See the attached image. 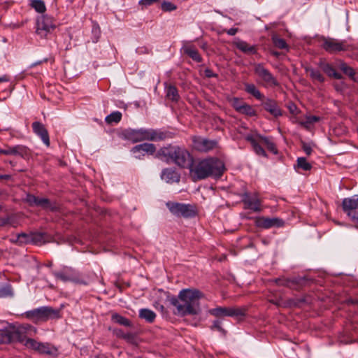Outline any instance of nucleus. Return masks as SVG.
Returning a JSON list of instances; mask_svg holds the SVG:
<instances>
[{
    "mask_svg": "<svg viewBox=\"0 0 358 358\" xmlns=\"http://www.w3.org/2000/svg\"><path fill=\"white\" fill-rule=\"evenodd\" d=\"M203 294L196 289H183L178 297L171 299V304L176 308L174 313L185 316L187 315H197L200 313L199 300Z\"/></svg>",
    "mask_w": 358,
    "mask_h": 358,
    "instance_id": "nucleus-1",
    "label": "nucleus"
},
{
    "mask_svg": "<svg viewBox=\"0 0 358 358\" xmlns=\"http://www.w3.org/2000/svg\"><path fill=\"white\" fill-rule=\"evenodd\" d=\"M156 157L167 163L173 162L181 168L190 169L193 158L189 151L184 147L169 145L159 149Z\"/></svg>",
    "mask_w": 358,
    "mask_h": 358,
    "instance_id": "nucleus-2",
    "label": "nucleus"
},
{
    "mask_svg": "<svg viewBox=\"0 0 358 358\" xmlns=\"http://www.w3.org/2000/svg\"><path fill=\"white\" fill-rule=\"evenodd\" d=\"M224 163L216 158H208L200 161L191 172L198 180L208 177L220 178L224 171Z\"/></svg>",
    "mask_w": 358,
    "mask_h": 358,
    "instance_id": "nucleus-3",
    "label": "nucleus"
},
{
    "mask_svg": "<svg viewBox=\"0 0 358 358\" xmlns=\"http://www.w3.org/2000/svg\"><path fill=\"white\" fill-rule=\"evenodd\" d=\"M123 136L126 140L132 143H137L143 141H162L166 138L167 134L160 130L141 128L139 129H127L124 131Z\"/></svg>",
    "mask_w": 358,
    "mask_h": 358,
    "instance_id": "nucleus-4",
    "label": "nucleus"
},
{
    "mask_svg": "<svg viewBox=\"0 0 358 358\" xmlns=\"http://www.w3.org/2000/svg\"><path fill=\"white\" fill-rule=\"evenodd\" d=\"M26 318L34 323L45 322L48 320L57 319L60 317L59 310L50 306H42L24 313Z\"/></svg>",
    "mask_w": 358,
    "mask_h": 358,
    "instance_id": "nucleus-5",
    "label": "nucleus"
},
{
    "mask_svg": "<svg viewBox=\"0 0 358 358\" xmlns=\"http://www.w3.org/2000/svg\"><path fill=\"white\" fill-rule=\"evenodd\" d=\"M52 274L57 280L63 282L85 284L80 272L71 266H64L61 270L53 271Z\"/></svg>",
    "mask_w": 358,
    "mask_h": 358,
    "instance_id": "nucleus-6",
    "label": "nucleus"
},
{
    "mask_svg": "<svg viewBox=\"0 0 358 358\" xmlns=\"http://www.w3.org/2000/svg\"><path fill=\"white\" fill-rule=\"evenodd\" d=\"M11 336L13 341H18L23 345L29 339V336H33L37 333V329L30 324H22L18 327H10Z\"/></svg>",
    "mask_w": 358,
    "mask_h": 358,
    "instance_id": "nucleus-7",
    "label": "nucleus"
},
{
    "mask_svg": "<svg viewBox=\"0 0 358 358\" xmlns=\"http://www.w3.org/2000/svg\"><path fill=\"white\" fill-rule=\"evenodd\" d=\"M166 206L171 213L178 217H192L196 215L194 208L189 204L169 202Z\"/></svg>",
    "mask_w": 358,
    "mask_h": 358,
    "instance_id": "nucleus-8",
    "label": "nucleus"
},
{
    "mask_svg": "<svg viewBox=\"0 0 358 358\" xmlns=\"http://www.w3.org/2000/svg\"><path fill=\"white\" fill-rule=\"evenodd\" d=\"M55 27L52 19L48 15H42L37 18L36 33L41 38H45Z\"/></svg>",
    "mask_w": 358,
    "mask_h": 358,
    "instance_id": "nucleus-9",
    "label": "nucleus"
},
{
    "mask_svg": "<svg viewBox=\"0 0 358 358\" xmlns=\"http://www.w3.org/2000/svg\"><path fill=\"white\" fill-rule=\"evenodd\" d=\"M323 48L331 53L340 51L351 50L354 48L353 45L348 43L345 41H339L336 39H326L323 43Z\"/></svg>",
    "mask_w": 358,
    "mask_h": 358,
    "instance_id": "nucleus-10",
    "label": "nucleus"
},
{
    "mask_svg": "<svg viewBox=\"0 0 358 358\" xmlns=\"http://www.w3.org/2000/svg\"><path fill=\"white\" fill-rule=\"evenodd\" d=\"M208 313L217 317H239L244 315V310L241 308L234 307H222L219 306L210 309Z\"/></svg>",
    "mask_w": 358,
    "mask_h": 358,
    "instance_id": "nucleus-11",
    "label": "nucleus"
},
{
    "mask_svg": "<svg viewBox=\"0 0 358 358\" xmlns=\"http://www.w3.org/2000/svg\"><path fill=\"white\" fill-rule=\"evenodd\" d=\"M342 208L349 219L356 216L358 214V195L343 199Z\"/></svg>",
    "mask_w": 358,
    "mask_h": 358,
    "instance_id": "nucleus-12",
    "label": "nucleus"
},
{
    "mask_svg": "<svg viewBox=\"0 0 358 358\" xmlns=\"http://www.w3.org/2000/svg\"><path fill=\"white\" fill-rule=\"evenodd\" d=\"M217 145L215 140H209L206 138L195 136L193 138V146L195 150L199 152H208Z\"/></svg>",
    "mask_w": 358,
    "mask_h": 358,
    "instance_id": "nucleus-13",
    "label": "nucleus"
},
{
    "mask_svg": "<svg viewBox=\"0 0 358 358\" xmlns=\"http://www.w3.org/2000/svg\"><path fill=\"white\" fill-rule=\"evenodd\" d=\"M282 224V220L276 217H257L255 219L256 226L263 229L280 227Z\"/></svg>",
    "mask_w": 358,
    "mask_h": 358,
    "instance_id": "nucleus-14",
    "label": "nucleus"
},
{
    "mask_svg": "<svg viewBox=\"0 0 358 358\" xmlns=\"http://www.w3.org/2000/svg\"><path fill=\"white\" fill-rule=\"evenodd\" d=\"M25 199H26V201L30 206H38L43 209H47V210H54L55 208L52 206V204L50 202V201L45 198H39V197H36L32 194H27Z\"/></svg>",
    "mask_w": 358,
    "mask_h": 358,
    "instance_id": "nucleus-15",
    "label": "nucleus"
},
{
    "mask_svg": "<svg viewBox=\"0 0 358 358\" xmlns=\"http://www.w3.org/2000/svg\"><path fill=\"white\" fill-rule=\"evenodd\" d=\"M156 151V148L152 143H141L134 146L131 152L135 155L136 158L140 159L141 156L145 155V154L153 155Z\"/></svg>",
    "mask_w": 358,
    "mask_h": 358,
    "instance_id": "nucleus-16",
    "label": "nucleus"
},
{
    "mask_svg": "<svg viewBox=\"0 0 358 358\" xmlns=\"http://www.w3.org/2000/svg\"><path fill=\"white\" fill-rule=\"evenodd\" d=\"M255 71L265 82L267 86L271 87L277 85V82L271 73L262 64H257Z\"/></svg>",
    "mask_w": 358,
    "mask_h": 358,
    "instance_id": "nucleus-17",
    "label": "nucleus"
},
{
    "mask_svg": "<svg viewBox=\"0 0 358 358\" xmlns=\"http://www.w3.org/2000/svg\"><path fill=\"white\" fill-rule=\"evenodd\" d=\"M242 201L245 205V208L252 210L254 212L261 210V203L257 195L250 196L245 193L243 195Z\"/></svg>",
    "mask_w": 358,
    "mask_h": 358,
    "instance_id": "nucleus-18",
    "label": "nucleus"
},
{
    "mask_svg": "<svg viewBox=\"0 0 358 358\" xmlns=\"http://www.w3.org/2000/svg\"><path fill=\"white\" fill-rule=\"evenodd\" d=\"M34 132L38 136L46 146L50 145V138L45 126L39 122H34L32 124Z\"/></svg>",
    "mask_w": 358,
    "mask_h": 358,
    "instance_id": "nucleus-19",
    "label": "nucleus"
},
{
    "mask_svg": "<svg viewBox=\"0 0 358 358\" xmlns=\"http://www.w3.org/2000/svg\"><path fill=\"white\" fill-rule=\"evenodd\" d=\"M259 135H258V134L247 135L245 137V139L248 141L250 142V143L252 144V145L253 147L254 150L255 151V152L257 155L265 156L266 153H265L264 150L260 145V144H262V143H261L260 138H259Z\"/></svg>",
    "mask_w": 358,
    "mask_h": 358,
    "instance_id": "nucleus-20",
    "label": "nucleus"
},
{
    "mask_svg": "<svg viewBox=\"0 0 358 358\" xmlns=\"http://www.w3.org/2000/svg\"><path fill=\"white\" fill-rule=\"evenodd\" d=\"M162 179L168 183L178 182L180 175L173 169H165L162 173Z\"/></svg>",
    "mask_w": 358,
    "mask_h": 358,
    "instance_id": "nucleus-21",
    "label": "nucleus"
},
{
    "mask_svg": "<svg viewBox=\"0 0 358 358\" xmlns=\"http://www.w3.org/2000/svg\"><path fill=\"white\" fill-rule=\"evenodd\" d=\"M234 45L241 52L245 54H255L257 50L255 46L250 45L247 42L239 38H235Z\"/></svg>",
    "mask_w": 358,
    "mask_h": 358,
    "instance_id": "nucleus-22",
    "label": "nucleus"
},
{
    "mask_svg": "<svg viewBox=\"0 0 358 358\" xmlns=\"http://www.w3.org/2000/svg\"><path fill=\"white\" fill-rule=\"evenodd\" d=\"M312 164L305 157H298L294 169L296 172L301 173V171H309L312 169Z\"/></svg>",
    "mask_w": 358,
    "mask_h": 358,
    "instance_id": "nucleus-23",
    "label": "nucleus"
},
{
    "mask_svg": "<svg viewBox=\"0 0 358 358\" xmlns=\"http://www.w3.org/2000/svg\"><path fill=\"white\" fill-rule=\"evenodd\" d=\"M38 353L56 357L58 355V350L57 348L48 343H41Z\"/></svg>",
    "mask_w": 358,
    "mask_h": 358,
    "instance_id": "nucleus-24",
    "label": "nucleus"
},
{
    "mask_svg": "<svg viewBox=\"0 0 358 358\" xmlns=\"http://www.w3.org/2000/svg\"><path fill=\"white\" fill-rule=\"evenodd\" d=\"M320 67L329 77H332L338 80L342 78L341 74L338 73L331 64L328 63H321Z\"/></svg>",
    "mask_w": 358,
    "mask_h": 358,
    "instance_id": "nucleus-25",
    "label": "nucleus"
},
{
    "mask_svg": "<svg viewBox=\"0 0 358 358\" xmlns=\"http://www.w3.org/2000/svg\"><path fill=\"white\" fill-rule=\"evenodd\" d=\"M184 52L190 58L196 62H201L202 60L198 50L192 45H184L182 47Z\"/></svg>",
    "mask_w": 358,
    "mask_h": 358,
    "instance_id": "nucleus-26",
    "label": "nucleus"
},
{
    "mask_svg": "<svg viewBox=\"0 0 358 358\" xmlns=\"http://www.w3.org/2000/svg\"><path fill=\"white\" fill-rule=\"evenodd\" d=\"M139 317L147 322L152 323L156 318V314L154 311L148 308H141L139 310Z\"/></svg>",
    "mask_w": 358,
    "mask_h": 358,
    "instance_id": "nucleus-27",
    "label": "nucleus"
},
{
    "mask_svg": "<svg viewBox=\"0 0 358 358\" xmlns=\"http://www.w3.org/2000/svg\"><path fill=\"white\" fill-rule=\"evenodd\" d=\"M13 243H15L20 245L30 243L31 234L22 233L14 236L11 239Z\"/></svg>",
    "mask_w": 358,
    "mask_h": 358,
    "instance_id": "nucleus-28",
    "label": "nucleus"
},
{
    "mask_svg": "<svg viewBox=\"0 0 358 358\" xmlns=\"http://www.w3.org/2000/svg\"><path fill=\"white\" fill-rule=\"evenodd\" d=\"M14 292L9 283L0 284V298L13 297Z\"/></svg>",
    "mask_w": 358,
    "mask_h": 358,
    "instance_id": "nucleus-29",
    "label": "nucleus"
},
{
    "mask_svg": "<svg viewBox=\"0 0 358 358\" xmlns=\"http://www.w3.org/2000/svg\"><path fill=\"white\" fill-rule=\"evenodd\" d=\"M264 108L275 117L281 115L280 110L276 103L272 101H268L264 103Z\"/></svg>",
    "mask_w": 358,
    "mask_h": 358,
    "instance_id": "nucleus-30",
    "label": "nucleus"
},
{
    "mask_svg": "<svg viewBox=\"0 0 358 358\" xmlns=\"http://www.w3.org/2000/svg\"><path fill=\"white\" fill-rule=\"evenodd\" d=\"M259 138H260L261 143L265 145L268 150H270L274 154H277V148L275 147V143L273 142L271 138L262 136L260 135Z\"/></svg>",
    "mask_w": 358,
    "mask_h": 358,
    "instance_id": "nucleus-31",
    "label": "nucleus"
},
{
    "mask_svg": "<svg viewBox=\"0 0 358 358\" xmlns=\"http://www.w3.org/2000/svg\"><path fill=\"white\" fill-rule=\"evenodd\" d=\"M11 328L9 327L3 330H0V344L8 343L13 341L11 336Z\"/></svg>",
    "mask_w": 358,
    "mask_h": 358,
    "instance_id": "nucleus-32",
    "label": "nucleus"
},
{
    "mask_svg": "<svg viewBox=\"0 0 358 358\" xmlns=\"http://www.w3.org/2000/svg\"><path fill=\"white\" fill-rule=\"evenodd\" d=\"M111 319L114 322L117 323L120 325H122L124 327H131V322L129 319H127L117 313L113 314Z\"/></svg>",
    "mask_w": 358,
    "mask_h": 358,
    "instance_id": "nucleus-33",
    "label": "nucleus"
},
{
    "mask_svg": "<svg viewBox=\"0 0 358 358\" xmlns=\"http://www.w3.org/2000/svg\"><path fill=\"white\" fill-rule=\"evenodd\" d=\"M245 87V91L254 96L256 99L261 100L263 98V96L254 84L246 83Z\"/></svg>",
    "mask_w": 358,
    "mask_h": 358,
    "instance_id": "nucleus-34",
    "label": "nucleus"
},
{
    "mask_svg": "<svg viewBox=\"0 0 358 358\" xmlns=\"http://www.w3.org/2000/svg\"><path fill=\"white\" fill-rule=\"evenodd\" d=\"M320 117L315 115L307 116L304 121L300 122V124L307 129H310L313 124L320 121Z\"/></svg>",
    "mask_w": 358,
    "mask_h": 358,
    "instance_id": "nucleus-35",
    "label": "nucleus"
},
{
    "mask_svg": "<svg viewBox=\"0 0 358 358\" xmlns=\"http://www.w3.org/2000/svg\"><path fill=\"white\" fill-rule=\"evenodd\" d=\"M30 5L37 13H44L46 10L45 3L42 0H31Z\"/></svg>",
    "mask_w": 358,
    "mask_h": 358,
    "instance_id": "nucleus-36",
    "label": "nucleus"
},
{
    "mask_svg": "<svg viewBox=\"0 0 358 358\" xmlns=\"http://www.w3.org/2000/svg\"><path fill=\"white\" fill-rule=\"evenodd\" d=\"M338 67L345 74L348 76L350 78L354 79L355 72L354 69L348 66L345 62L341 61L338 64Z\"/></svg>",
    "mask_w": 358,
    "mask_h": 358,
    "instance_id": "nucleus-37",
    "label": "nucleus"
},
{
    "mask_svg": "<svg viewBox=\"0 0 358 358\" xmlns=\"http://www.w3.org/2000/svg\"><path fill=\"white\" fill-rule=\"evenodd\" d=\"M122 119V113L119 111H115L107 115L105 121L108 124L118 123Z\"/></svg>",
    "mask_w": 358,
    "mask_h": 358,
    "instance_id": "nucleus-38",
    "label": "nucleus"
},
{
    "mask_svg": "<svg viewBox=\"0 0 358 358\" xmlns=\"http://www.w3.org/2000/svg\"><path fill=\"white\" fill-rule=\"evenodd\" d=\"M166 96L174 101H176L179 99V94L178 93V90L176 87L173 85H169L166 89Z\"/></svg>",
    "mask_w": 358,
    "mask_h": 358,
    "instance_id": "nucleus-39",
    "label": "nucleus"
},
{
    "mask_svg": "<svg viewBox=\"0 0 358 358\" xmlns=\"http://www.w3.org/2000/svg\"><path fill=\"white\" fill-rule=\"evenodd\" d=\"M308 71L309 72L310 77L314 80H317L320 83H323L324 81V78L319 70L315 69H310L308 70Z\"/></svg>",
    "mask_w": 358,
    "mask_h": 358,
    "instance_id": "nucleus-40",
    "label": "nucleus"
},
{
    "mask_svg": "<svg viewBox=\"0 0 358 358\" xmlns=\"http://www.w3.org/2000/svg\"><path fill=\"white\" fill-rule=\"evenodd\" d=\"M41 343V342H38L36 340L29 338L24 345L29 349H31L38 352Z\"/></svg>",
    "mask_w": 358,
    "mask_h": 358,
    "instance_id": "nucleus-41",
    "label": "nucleus"
},
{
    "mask_svg": "<svg viewBox=\"0 0 358 358\" xmlns=\"http://www.w3.org/2000/svg\"><path fill=\"white\" fill-rule=\"evenodd\" d=\"M30 243L41 245L45 242L43 234L34 233L31 234Z\"/></svg>",
    "mask_w": 358,
    "mask_h": 358,
    "instance_id": "nucleus-42",
    "label": "nucleus"
},
{
    "mask_svg": "<svg viewBox=\"0 0 358 358\" xmlns=\"http://www.w3.org/2000/svg\"><path fill=\"white\" fill-rule=\"evenodd\" d=\"M27 154V148L23 145H15L12 147V155H18L23 157Z\"/></svg>",
    "mask_w": 358,
    "mask_h": 358,
    "instance_id": "nucleus-43",
    "label": "nucleus"
},
{
    "mask_svg": "<svg viewBox=\"0 0 358 358\" xmlns=\"http://www.w3.org/2000/svg\"><path fill=\"white\" fill-rule=\"evenodd\" d=\"M238 113L245 114L249 116H254L255 115V110L250 105L245 103H244Z\"/></svg>",
    "mask_w": 358,
    "mask_h": 358,
    "instance_id": "nucleus-44",
    "label": "nucleus"
},
{
    "mask_svg": "<svg viewBox=\"0 0 358 358\" xmlns=\"http://www.w3.org/2000/svg\"><path fill=\"white\" fill-rule=\"evenodd\" d=\"M273 42L275 47L284 49L287 48V45L285 42V41L282 38H278L277 36L273 37Z\"/></svg>",
    "mask_w": 358,
    "mask_h": 358,
    "instance_id": "nucleus-45",
    "label": "nucleus"
},
{
    "mask_svg": "<svg viewBox=\"0 0 358 358\" xmlns=\"http://www.w3.org/2000/svg\"><path fill=\"white\" fill-rule=\"evenodd\" d=\"M244 101L239 99L238 98H233L231 99V104L235 108L236 111H239L241 109V107L244 104Z\"/></svg>",
    "mask_w": 358,
    "mask_h": 358,
    "instance_id": "nucleus-46",
    "label": "nucleus"
},
{
    "mask_svg": "<svg viewBox=\"0 0 358 358\" xmlns=\"http://www.w3.org/2000/svg\"><path fill=\"white\" fill-rule=\"evenodd\" d=\"M161 8L164 11H173L176 9V6L169 1H163Z\"/></svg>",
    "mask_w": 358,
    "mask_h": 358,
    "instance_id": "nucleus-47",
    "label": "nucleus"
},
{
    "mask_svg": "<svg viewBox=\"0 0 358 358\" xmlns=\"http://www.w3.org/2000/svg\"><path fill=\"white\" fill-rule=\"evenodd\" d=\"M159 0H140L138 1V6L141 7V9H144L157 2Z\"/></svg>",
    "mask_w": 358,
    "mask_h": 358,
    "instance_id": "nucleus-48",
    "label": "nucleus"
},
{
    "mask_svg": "<svg viewBox=\"0 0 358 358\" xmlns=\"http://www.w3.org/2000/svg\"><path fill=\"white\" fill-rule=\"evenodd\" d=\"M212 329H215L223 334L225 333L224 329L221 326V322L220 320H215L213 322Z\"/></svg>",
    "mask_w": 358,
    "mask_h": 358,
    "instance_id": "nucleus-49",
    "label": "nucleus"
},
{
    "mask_svg": "<svg viewBox=\"0 0 358 358\" xmlns=\"http://www.w3.org/2000/svg\"><path fill=\"white\" fill-rule=\"evenodd\" d=\"M302 149L305 152V153L308 156L311 155L313 151L311 147L306 143H303Z\"/></svg>",
    "mask_w": 358,
    "mask_h": 358,
    "instance_id": "nucleus-50",
    "label": "nucleus"
},
{
    "mask_svg": "<svg viewBox=\"0 0 358 358\" xmlns=\"http://www.w3.org/2000/svg\"><path fill=\"white\" fill-rule=\"evenodd\" d=\"M12 155V147H6L5 148H0V155Z\"/></svg>",
    "mask_w": 358,
    "mask_h": 358,
    "instance_id": "nucleus-51",
    "label": "nucleus"
},
{
    "mask_svg": "<svg viewBox=\"0 0 358 358\" xmlns=\"http://www.w3.org/2000/svg\"><path fill=\"white\" fill-rule=\"evenodd\" d=\"M350 220L352 222V223L353 224L354 227L356 229H358V214L356 216H354L353 217L350 219Z\"/></svg>",
    "mask_w": 358,
    "mask_h": 358,
    "instance_id": "nucleus-52",
    "label": "nucleus"
},
{
    "mask_svg": "<svg viewBox=\"0 0 358 358\" xmlns=\"http://www.w3.org/2000/svg\"><path fill=\"white\" fill-rule=\"evenodd\" d=\"M238 32L237 28H231L227 31V34L234 36Z\"/></svg>",
    "mask_w": 358,
    "mask_h": 358,
    "instance_id": "nucleus-53",
    "label": "nucleus"
},
{
    "mask_svg": "<svg viewBox=\"0 0 358 358\" xmlns=\"http://www.w3.org/2000/svg\"><path fill=\"white\" fill-rule=\"evenodd\" d=\"M205 74L208 78H211V77L215 76V75L213 73L212 71L210 70V69H206L205 71Z\"/></svg>",
    "mask_w": 358,
    "mask_h": 358,
    "instance_id": "nucleus-54",
    "label": "nucleus"
},
{
    "mask_svg": "<svg viewBox=\"0 0 358 358\" xmlns=\"http://www.w3.org/2000/svg\"><path fill=\"white\" fill-rule=\"evenodd\" d=\"M7 80H8V79L6 78V76L0 77V83L7 81Z\"/></svg>",
    "mask_w": 358,
    "mask_h": 358,
    "instance_id": "nucleus-55",
    "label": "nucleus"
},
{
    "mask_svg": "<svg viewBox=\"0 0 358 358\" xmlns=\"http://www.w3.org/2000/svg\"><path fill=\"white\" fill-rule=\"evenodd\" d=\"M124 338H126V339H129L130 338V334H123L122 336Z\"/></svg>",
    "mask_w": 358,
    "mask_h": 358,
    "instance_id": "nucleus-56",
    "label": "nucleus"
},
{
    "mask_svg": "<svg viewBox=\"0 0 358 358\" xmlns=\"http://www.w3.org/2000/svg\"><path fill=\"white\" fill-rule=\"evenodd\" d=\"M42 62H43V61L36 62L34 63L33 64H31V66H34L36 65L41 64Z\"/></svg>",
    "mask_w": 358,
    "mask_h": 358,
    "instance_id": "nucleus-57",
    "label": "nucleus"
},
{
    "mask_svg": "<svg viewBox=\"0 0 358 358\" xmlns=\"http://www.w3.org/2000/svg\"><path fill=\"white\" fill-rule=\"evenodd\" d=\"M0 178L7 179V178H10V176L8 175H4V176H1Z\"/></svg>",
    "mask_w": 358,
    "mask_h": 358,
    "instance_id": "nucleus-58",
    "label": "nucleus"
},
{
    "mask_svg": "<svg viewBox=\"0 0 358 358\" xmlns=\"http://www.w3.org/2000/svg\"><path fill=\"white\" fill-rule=\"evenodd\" d=\"M206 47H207V44H206V43H203V44L201 45V48H202L203 49H206Z\"/></svg>",
    "mask_w": 358,
    "mask_h": 358,
    "instance_id": "nucleus-59",
    "label": "nucleus"
},
{
    "mask_svg": "<svg viewBox=\"0 0 358 358\" xmlns=\"http://www.w3.org/2000/svg\"><path fill=\"white\" fill-rule=\"evenodd\" d=\"M352 303L354 304H358V300L352 301Z\"/></svg>",
    "mask_w": 358,
    "mask_h": 358,
    "instance_id": "nucleus-60",
    "label": "nucleus"
},
{
    "mask_svg": "<svg viewBox=\"0 0 358 358\" xmlns=\"http://www.w3.org/2000/svg\"><path fill=\"white\" fill-rule=\"evenodd\" d=\"M96 358H106V357H99V356H96Z\"/></svg>",
    "mask_w": 358,
    "mask_h": 358,
    "instance_id": "nucleus-61",
    "label": "nucleus"
},
{
    "mask_svg": "<svg viewBox=\"0 0 358 358\" xmlns=\"http://www.w3.org/2000/svg\"><path fill=\"white\" fill-rule=\"evenodd\" d=\"M294 107V106L292 105V108ZM292 113H294V109L292 108Z\"/></svg>",
    "mask_w": 358,
    "mask_h": 358,
    "instance_id": "nucleus-62",
    "label": "nucleus"
}]
</instances>
